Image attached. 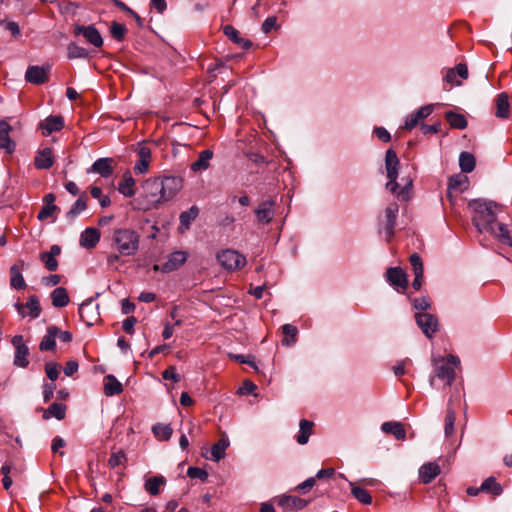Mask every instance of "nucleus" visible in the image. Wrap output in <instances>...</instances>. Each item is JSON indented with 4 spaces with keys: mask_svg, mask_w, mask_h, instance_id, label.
Returning a JSON list of instances; mask_svg holds the SVG:
<instances>
[{
    "mask_svg": "<svg viewBox=\"0 0 512 512\" xmlns=\"http://www.w3.org/2000/svg\"><path fill=\"white\" fill-rule=\"evenodd\" d=\"M472 211V222L480 232H493L492 226L498 220V215L502 212V207L493 201L473 199L468 203Z\"/></svg>",
    "mask_w": 512,
    "mask_h": 512,
    "instance_id": "nucleus-1",
    "label": "nucleus"
},
{
    "mask_svg": "<svg viewBox=\"0 0 512 512\" xmlns=\"http://www.w3.org/2000/svg\"><path fill=\"white\" fill-rule=\"evenodd\" d=\"M400 161L394 150L388 149L385 155V169L389 181L386 183V189L395 194L400 200L408 201L412 195L413 180L409 177L402 178L403 187L399 190L397 182L399 174Z\"/></svg>",
    "mask_w": 512,
    "mask_h": 512,
    "instance_id": "nucleus-2",
    "label": "nucleus"
},
{
    "mask_svg": "<svg viewBox=\"0 0 512 512\" xmlns=\"http://www.w3.org/2000/svg\"><path fill=\"white\" fill-rule=\"evenodd\" d=\"M432 366L434 375L430 377V385H434V379L438 378L445 385L450 386L456 376V368L460 366V360L457 356L448 355L447 357H432Z\"/></svg>",
    "mask_w": 512,
    "mask_h": 512,
    "instance_id": "nucleus-3",
    "label": "nucleus"
},
{
    "mask_svg": "<svg viewBox=\"0 0 512 512\" xmlns=\"http://www.w3.org/2000/svg\"><path fill=\"white\" fill-rule=\"evenodd\" d=\"M112 242L116 250L122 256H133L139 249L140 235L133 229H115Z\"/></svg>",
    "mask_w": 512,
    "mask_h": 512,
    "instance_id": "nucleus-4",
    "label": "nucleus"
},
{
    "mask_svg": "<svg viewBox=\"0 0 512 512\" xmlns=\"http://www.w3.org/2000/svg\"><path fill=\"white\" fill-rule=\"evenodd\" d=\"M217 260L227 270H238L245 266L246 258L238 251L227 249L217 254Z\"/></svg>",
    "mask_w": 512,
    "mask_h": 512,
    "instance_id": "nucleus-5",
    "label": "nucleus"
},
{
    "mask_svg": "<svg viewBox=\"0 0 512 512\" xmlns=\"http://www.w3.org/2000/svg\"><path fill=\"white\" fill-rule=\"evenodd\" d=\"M162 182L161 178L155 177V178H149L147 179L142 187L145 194V197L147 201L150 204H158L163 203L164 199H162Z\"/></svg>",
    "mask_w": 512,
    "mask_h": 512,
    "instance_id": "nucleus-6",
    "label": "nucleus"
},
{
    "mask_svg": "<svg viewBox=\"0 0 512 512\" xmlns=\"http://www.w3.org/2000/svg\"><path fill=\"white\" fill-rule=\"evenodd\" d=\"M73 33L75 36H83L87 43L93 45L96 48H100L103 45V38L94 25L84 26L75 24Z\"/></svg>",
    "mask_w": 512,
    "mask_h": 512,
    "instance_id": "nucleus-7",
    "label": "nucleus"
},
{
    "mask_svg": "<svg viewBox=\"0 0 512 512\" xmlns=\"http://www.w3.org/2000/svg\"><path fill=\"white\" fill-rule=\"evenodd\" d=\"M399 212V206L396 202H391L387 205L384 211V217L381 223L384 225L386 240L390 241L394 236V229L396 226V219Z\"/></svg>",
    "mask_w": 512,
    "mask_h": 512,
    "instance_id": "nucleus-8",
    "label": "nucleus"
},
{
    "mask_svg": "<svg viewBox=\"0 0 512 512\" xmlns=\"http://www.w3.org/2000/svg\"><path fill=\"white\" fill-rule=\"evenodd\" d=\"M385 278L387 282L400 293L405 292L408 286L407 274L400 267H390L387 269Z\"/></svg>",
    "mask_w": 512,
    "mask_h": 512,
    "instance_id": "nucleus-9",
    "label": "nucleus"
},
{
    "mask_svg": "<svg viewBox=\"0 0 512 512\" xmlns=\"http://www.w3.org/2000/svg\"><path fill=\"white\" fill-rule=\"evenodd\" d=\"M415 320L419 328L428 338H432L438 331V319L430 313L418 312L415 314Z\"/></svg>",
    "mask_w": 512,
    "mask_h": 512,
    "instance_id": "nucleus-10",
    "label": "nucleus"
},
{
    "mask_svg": "<svg viewBox=\"0 0 512 512\" xmlns=\"http://www.w3.org/2000/svg\"><path fill=\"white\" fill-rule=\"evenodd\" d=\"M14 308L21 317L29 316L31 319H36L41 314V306L39 298L36 295H32L28 298L26 304L16 302Z\"/></svg>",
    "mask_w": 512,
    "mask_h": 512,
    "instance_id": "nucleus-11",
    "label": "nucleus"
},
{
    "mask_svg": "<svg viewBox=\"0 0 512 512\" xmlns=\"http://www.w3.org/2000/svg\"><path fill=\"white\" fill-rule=\"evenodd\" d=\"M79 316L83 323L92 326L100 320L98 304L93 299L84 301L79 307Z\"/></svg>",
    "mask_w": 512,
    "mask_h": 512,
    "instance_id": "nucleus-12",
    "label": "nucleus"
},
{
    "mask_svg": "<svg viewBox=\"0 0 512 512\" xmlns=\"http://www.w3.org/2000/svg\"><path fill=\"white\" fill-rule=\"evenodd\" d=\"M161 182L164 202L172 199L183 187V179L179 176H166L161 178Z\"/></svg>",
    "mask_w": 512,
    "mask_h": 512,
    "instance_id": "nucleus-13",
    "label": "nucleus"
},
{
    "mask_svg": "<svg viewBox=\"0 0 512 512\" xmlns=\"http://www.w3.org/2000/svg\"><path fill=\"white\" fill-rule=\"evenodd\" d=\"M12 345L15 348L14 365L25 368L29 365V348L24 343L23 336L16 335L12 338Z\"/></svg>",
    "mask_w": 512,
    "mask_h": 512,
    "instance_id": "nucleus-14",
    "label": "nucleus"
},
{
    "mask_svg": "<svg viewBox=\"0 0 512 512\" xmlns=\"http://www.w3.org/2000/svg\"><path fill=\"white\" fill-rule=\"evenodd\" d=\"M50 66H29L25 73V79L36 85L43 84L48 81V73Z\"/></svg>",
    "mask_w": 512,
    "mask_h": 512,
    "instance_id": "nucleus-15",
    "label": "nucleus"
},
{
    "mask_svg": "<svg viewBox=\"0 0 512 512\" xmlns=\"http://www.w3.org/2000/svg\"><path fill=\"white\" fill-rule=\"evenodd\" d=\"M137 155H138V160L135 163L134 172L136 174H145L149 170V166H150V162H151V158H152L151 149L148 146L142 144L137 149Z\"/></svg>",
    "mask_w": 512,
    "mask_h": 512,
    "instance_id": "nucleus-16",
    "label": "nucleus"
},
{
    "mask_svg": "<svg viewBox=\"0 0 512 512\" xmlns=\"http://www.w3.org/2000/svg\"><path fill=\"white\" fill-rule=\"evenodd\" d=\"M185 251H174L168 255L167 261L161 265V272L169 273L179 269L187 260Z\"/></svg>",
    "mask_w": 512,
    "mask_h": 512,
    "instance_id": "nucleus-17",
    "label": "nucleus"
},
{
    "mask_svg": "<svg viewBox=\"0 0 512 512\" xmlns=\"http://www.w3.org/2000/svg\"><path fill=\"white\" fill-rule=\"evenodd\" d=\"M25 266L26 263L23 260H19L10 267V285L12 288L21 290L26 287V282L22 275V270Z\"/></svg>",
    "mask_w": 512,
    "mask_h": 512,
    "instance_id": "nucleus-18",
    "label": "nucleus"
},
{
    "mask_svg": "<svg viewBox=\"0 0 512 512\" xmlns=\"http://www.w3.org/2000/svg\"><path fill=\"white\" fill-rule=\"evenodd\" d=\"M113 162L112 158H99L87 170V173H97L104 178H108L113 174Z\"/></svg>",
    "mask_w": 512,
    "mask_h": 512,
    "instance_id": "nucleus-19",
    "label": "nucleus"
},
{
    "mask_svg": "<svg viewBox=\"0 0 512 512\" xmlns=\"http://www.w3.org/2000/svg\"><path fill=\"white\" fill-rule=\"evenodd\" d=\"M441 472L437 462H428L419 468V479L422 483L428 484L432 482Z\"/></svg>",
    "mask_w": 512,
    "mask_h": 512,
    "instance_id": "nucleus-20",
    "label": "nucleus"
},
{
    "mask_svg": "<svg viewBox=\"0 0 512 512\" xmlns=\"http://www.w3.org/2000/svg\"><path fill=\"white\" fill-rule=\"evenodd\" d=\"M64 126V118L60 115H51L40 123V128L45 136L53 132L59 131Z\"/></svg>",
    "mask_w": 512,
    "mask_h": 512,
    "instance_id": "nucleus-21",
    "label": "nucleus"
},
{
    "mask_svg": "<svg viewBox=\"0 0 512 512\" xmlns=\"http://www.w3.org/2000/svg\"><path fill=\"white\" fill-rule=\"evenodd\" d=\"M492 230L493 232L488 233L495 237L500 243L512 247V233L506 224L497 221L495 225L492 226Z\"/></svg>",
    "mask_w": 512,
    "mask_h": 512,
    "instance_id": "nucleus-22",
    "label": "nucleus"
},
{
    "mask_svg": "<svg viewBox=\"0 0 512 512\" xmlns=\"http://www.w3.org/2000/svg\"><path fill=\"white\" fill-rule=\"evenodd\" d=\"M11 129V126L5 120L0 121V149H3L8 154L15 150V143L9 136Z\"/></svg>",
    "mask_w": 512,
    "mask_h": 512,
    "instance_id": "nucleus-23",
    "label": "nucleus"
},
{
    "mask_svg": "<svg viewBox=\"0 0 512 512\" xmlns=\"http://www.w3.org/2000/svg\"><path fill=\"white\" fill-rule=\"evenodd\" d=\"M274 205L275 202L273 200H265L259 204L255 214L260 223L267 224L271 222L274 215Z\"/></svg>",
    "mask_w": 512,
    "mask_h": 512,
    "instance_id": "nucleus-24",
    "label": "nucleus"
},
{
    "mask_svg": "<svg viewBox=\"0 0 512 512\" xmlns=\"http://www.w3.org/2000/svg\"><path fill=\"white\" fill-rule=\"evenodd\" d=\"M100 231L96 228H86L80 235V245L86 249L94 248L100 241Z\"/></svg>",
    "mask_w": 512,
    "mask_h": 512,
    "instance_id": "nucleus-25",
    "label": "nucleus"
},
{
    "mask_svg": "<svg viewBox=\"0 0 512 512\" xmlns=\"http://www.w3.org/2000/svg\"><path fill=\"white\" fill-rule=\"evenodd\" d=\"M410 264L415 275V278L412 282V286L415 290H419L422 286L424 269L422 260L418 254L414 253L410 256Z\"/></svg>",
    "mask_w": 512,
    "mask_h": 512,
    "instance_id": "nucleus-26",
    "label": "nucleus"
},
{
    "mask_svg": "<svg viewBox=\"0 0 512 512\" xmlns=\"http://www.w3.org/2000/svg\"><path fill=\"white\" fill-rule=\"evenodd\" d=\"M198 214L199 208L195 205L191 206L187 211H183L179 216V232L184 233L186 230H188L191 223L197 218Z\"/></svg>",
    "mask_w": 512,
    "mask_h": 512,
    "instance_id": "nucleus-27",
    "label": "nucleus"
},
{
    "mask_svg": "<svg viewBox=\"0 0 512 512\" xmlns=\"http://www.w3.org/2000/svg\"><path fill=\"white\" fill-rule=\"evenodd\" d=\"M496 111L495 115L498 118L506 119L510 115V104L508 101V95L505 92H502L497 95L495 99Z\"/></svg>",
    "mask_w": 512,
    "mask_h": 512,
    "instance_id": "nucleus-28",
    "label": "nucleus"
},
{
    "mask_svg": "<svg viewBox=\"0 0 512 512\" xmlns=\"http://www.w3.org/2000/svg\"><path fill=\"white\" fill-rule=\"evenodd\" d=\"M213 152L209 149L200 152L198 159L191 164V170L194 172H202L209 168Z\"/></svg>",
    "mask_w": 512,
    "mask_h": 512,
    "instance_id": "nucleus-29",
    "label": "nucleus"
},
{
    "mask_svg": "<svg viewBox=\"0 0 512 512\" xmlns=\"http://www.w3.org/2000/svg\"><path fill=\"white\" fill-rule=\"evenodd\" d=\"M53 162V153L50 148H44L39 151L34 160L37 169H49L53 165Z\"/></svg>",
    "mask_w": 512,
    "mask_h": 512,
    "instance_id": "nucleus-30",
    "label": "nucleus"
},
{
    "mask_svg": "<svg viewBox=\"0 0 512 512\" xmlns=\"http://www.w3.org/2000/svg\"><path fill=\"white\" fill-rule=\"evenodd\" d=\"M122 391L123 386L114 375L109 374L104 377V394L106 396L118 395Z\"/></svg>",
    "mask_w": 512,
    "mask_h": 512,
    "instance_id": "nucleus-31",
    "label": "nucleus"
},
{
    "mask_svg": "<svg viewBox=\"0 0 512 512\" xmlns=\"http://www.w3.org/2000/svg\"><path fill=\"white\" fill-rule=\"evenodd\" d=\"M381 429L387 434H392L397 440H404L406 437V431L400 422H384Z\"/></svg>",
    "mask_w": 512,
    "mask_h": 512,
    "instance_id": "nucleus-32",
    "label": "nucleus"
},
{
    "mask_svg": "<svg viewBox=\"0 0 512 512\" xmlns=\"http://www.w3.org/2000/svg\"><path fill=\"white\" fill-rule=\"evenodd\" d=\"M223 32L231 41L244 49H248L252 45L250 40L242 38L239 31L231 25H226Z\"/></svg>",
    "mask_w": 512,
    "mask_h": 512,
    "instance_id": "nucleus-33",
    "label": "nucleus"
},
{
    "mask_svg": "<svg viewBox=\"0 0 512 512\" xmlns=\"http://www.w3.org/2000/svg\"><path fill=\"white\" fill-rule=\"evenodd\" d=\"M58 327L50 326L47 329L46 335L42 338L39 349L41 351H49L53 350L56 345V336H57Z\"/></svg>",
    "mask_w": 512,
    "mask_h": 512,
    "instance_id": "nucleus-34",
    "label": "nucleus"
},
{
    "mask_svg": "<svg viewBox=\"0 0 512 512\" xmlns=\"http://www.w3.org/2000/svg\"><path fill=\"white\" fill-rule=\"evenodd\" d=\"M229 446L228 438L223 435L218 442L211 447V459L218 462L225 456V451Z\"/></svg>",
    "mask_w": 512,
    "mask_h": 512,
    "instance_id": "nucleus-35",
    "label": "nucleus"
},
{
    "mask_svg": "<svg viewBox=\"0 0 512 512\" xmlns=\"http://www.w3.org/2000/svg\"><path fill=\"white\" fill-rule=\"evenodd\" d=\"M313 426H314V423L309 420H306V419L300 420L299 433L297 435V442L300 445H304L308 442L309 437L312 434Z\"/></svg>",
    "mask_w": 512,
    "mask_h": 512,
    "instance_id": "nucleus-36",
    "label": "nucleus"
},
{
    "mask_svg": "<svg viewBox=\"0 0 512 512\" xmlns=\"http://www.w3.org/2000/svg\"><path fill=\"white\" fill-rule=\"evenodd\" d=\"M135 180L132 178L130 172L124 173L123 181L119 183L118 191L125 197H132L135 195L134 190Z\"/></svg>",
    "mask_w": 512,
    "mask_h": 512,
    "instance_id": "nucleus-37",
    "label": "nucleus"
},
{
    "mask_svg": "<svg viewBox=\"0 0 512 512\" xmlns=\"http://www.w3.org/2000/svg\"><path fill=\"white\" fill-rule=\"evenodd\" d=\"M52 305L54 307H64L69 303L67 290L63 287H57L51 293Z\"/></svg>",
    "mask_w": 512,
    "mask_h": 512,
    "instance_id": "nucleus-38",
    "label": "nucleus"
},
{
    "mask_svg": "<svg viewBox=\"0 0 512 512\" xmlns=\"http://www.w3.org/2000/svg\"><path fill=\"white\" fill-rule=\"evenodd\" d=\"M166 482L163 476H153L145 481V490L152 496L158 495L160 487Z\"/></svg>",
    "mask_w": 512,
    "mask_h": 512,
    "instance_id": "nucleus-39",
    "label": "nucleus"
},
{
    "mask_svg": "<svg viewBox=\"0 0 512 512\" xmlns=\"http://www.w3.org/2000/svg\"><path fill=\"white\" fill-rule=\"evenodd\" d=\"M445 119L452 128L465 129L467 127V120L464 115L456 112H447Z\"/></svg>",
    "mask_w": 512,
    "mask_h": 512,
    "instance_id": "nucleus-40",
    "label": "nucleus"
},
{
    "mask_svg": "<svg viewBox=\"0 0 512 512\" xmlns=\"http://www.w3.org/2000/svg\"><path fill=\"white\" fill-rule=\"evenodd\" d=\"M280 505L285 509H302L307 505V501L297 496H285L281 498Z\"/></svg>",
    "mask_w": 512,
    "mask_h": 512,
    "instance_id": "nucleus-41",
    "label": "nucleus"
},
{
    "mask_svg": "<svg viewBox=\"0 0 512 512\" xmlns=\"http://www.w3.org/2000/svg\"><path fill=\"white\" fill-rule=\"evenodd\" d=\"M87 197L86 195L80 196L76 202L73 204V206L70 208V210L66 213V217L69 220L75 219L81 212L86 210L87 204H86Z\"/></svg>",
    "mask_w": 512,
    "mask_h": 512,
    "instance_id": "nucleus-42",
    "label": "nucleus"
},
{
    "mask_svg": "<svg viewBox=\"0 0 512 512\" xmlns=\"http://www.w3.org/2000/svg\"><path fill=\"white\" fill-rule=\"evenodd\" d=\"M459 166L464 173H470L475 168V158L469 152H462L459 156Z\"/></svg>",
    "mask_w": 512,
    "mask_h": 512,
    "instance_id": "nucleus-43",
    "label": "nucleus"
},
{
    "mask_svg": "<svg viewBox=\"0 0 512 512\" xmlns=\"http://www.w3.org/2000/svg\"><path fill=\"white\" fill-rule=\"evenodd\" d=\"M351 486L352 495L362 504L368 505L372 503V497L366 489L356 486L353 482L349 483Z\"/></svg>",
    "mask_w": 512,
    "mask_h": 512,
    "instance_id": "nucleus-44",
    "label": "nucleus"
},
{
    "mask_svg": "<svg viewBox=\"0 0 512 512\" xmlns=\"http://www.w3.org/2000/svg\"><path fill=\"white\" fill-rule=\"evenodd\" d=\"M282 332L284 334V338L282 340V344L286 346H291L296 343V337L298 330L294 325L285 324L282 326Z\"/></svg>",
    "mask_w": 512,
    "mask_h": 512,
    "instance_id": "nucleus-45",
    "label": "nucleus"
},
{
    "mask_svg": "<svg viewBox=\"0 0 512 512\" xmlns=\"http://www.w3.org/2000/svg\"><path fill=\"white\" fill-rule=\"evenodd\" d=\"M482 492L491 493L494 496H498L502 493L501 486L496 482L494 477L487 478L480 486Z\"/></svg>",
    "mask_w": 512,
    "mask_h": 512,
    "instance_id": "nucleus-46",
    "label": "nucleus"
},
{
    "mask_svg": "<svg viewBox=\"0 0 512 512\" xmlns=\"http://www.w3.org/2000/svg\"><path fill=\"white\" fill-rule=\"evenodd\" d=\"M67 56L69 59L88 58L89 52L84 47L71 42L67 46Z\"/></svg>",
    "mask_w": 512,
    "mask_h": 512,
    "instance_id": "nucleus-47",
    "label": "nucleus"
},
{
    "mask_svg": "<svg viewBox=\"0 0 512 512\" xmlns=\"http://www.w3.org/2000/svg\"><path fill=\"white\" fill-rule=\"evenodd\" d=\"M66 407L61 403H52L44 413V417H55L62 420L65 417Z\"/></svg>",
    "mask_w": 512,
    "mask_h": 512,
    "instance_id": "nucleus-48",
    "label": "nucleus"
},
{
    "mask_svg": "<svg viewBox=\"0 0 512 512\" xmlns=\"http://www.w3.org/2000/svg\"><path fill=\"white\" fill-rule=\"evenodd\" d=\"M455 419V411L450 406H448L444 425V432L447 437L454 433Z\"/></svg>",
    "mask_w": 512,
    "mask_h": 512,
    "instance_id": "nucleus-49",
    "label": "nucleus"
},
{
    "mask_svg": "<svg viewBox=\"0 0 512 512\" xmlns=\"http://www.w3.org/2000/svg\"><path fill=\"white\" fill-rule=\"evenodd\" d=\"M468 178L464 175L452 176L449 179V189L462 191L467 188Z\"/></svg>",
    "mask_w": 512,
    "mask_h": 512,
    "instance_id": "nucleus-50",
    "label": "nucleus"
},
{
    "mask_svg": "<svg viewBox=\"0 0 512 512\" xmlns=\"http://www.w3.org/2000/svg\"><path fill=\"white\" fill-rule=\"evenodd\" d=\"M152 430L155 436L161 440H168L173 433L172 428L169 425L164 424L154 425Z\"/></svg>",
    "mask_w": 512,
    "mask_h": 512,
    "instance_id": "nucleus-51",
    "label": "nucleus"
},
{
    "mask_svg": "<svg viewBox=\"0 0 512 512\" xmlns=\"http://www.w3.org/2000/svg\"><path fill=\"white\" fill-rule=\"evenodd\" d=\"M40 260L44 263L45 267L53 272L56 271L58 268V261L53 255H50L47 252H42L40 254Z\"/></svg>",
    "mask_w": 512,
    "mask_h": 512,
    "instance_id": "nucleus-52",
    "label": "nucleus"
},
{
    "mask_svg": "<svg viewBox=\"0 0 512 512\" xmlns=\"http://www.w3.org/2000/svg\"><path fill=\"white\" fill-rule=\"evenodd\" d=\"M126 461H127L126 454L123 451H118V452H114L111 454V456L108 460V465L111 468H116L120 465H124Z\"/></svg>",
    "mask_w": 512,
    "mask_h": 512,
    "instance_id": "nucleus-53",
    "label": "nucleus"
},
{
    "mask_svg": "<svg viewBox=\"0 0 512 512\" xmlns=\"http://www.w3.org/2000/svg\"><path fill=\"white\" fill-rule=\"evenodd\" d=\"M111 35L114 39L122 41L126 34V27L118 22H113L110 28Z\"/></svg>",
    "mask_w": 512,
    "mask_h": 512,
    "instance_id": "nucleus-54",
    "label": "nucleus"
},
{
    "mask_svg": "<svg viewBox=\"0 0 512 512\" xmlns=\"http://www.w3.org/2000/svg\"><path fill=\"white\" fill-rule=\"evenodd\" d=\"M45 372L47 377L53 382L59 376V365L55 362H48L45 365Z\"/></svg>",
    "mask_w": 512,
    "mask_h": 512,
    "instance_id": "nucleus-55",
    "label": "nucleus"
},
{
    "mask_svg": "<svg viewBox=\"0 0 512 512\" xmlns=\"http://www.w3.org/2000/svg\"><path fill=\"white\" fill-rule=\"evenodd\" d=\"M58 210V207L56 205H45L41 208V210L38 213L37 218L40 221L46 220L54 214V212Z\"/></svg>",
    "mask_w": 512,
    "mask_h": 512,
    "instance_id": "nucleus-56",
    "label": "nucleus"
},
{
    "mask_svg": "<svg viewBox=\"0 0 512 512\" xmlns=\"http://www.w3.org/2000/svg\"><path fill=\"white\" fill-rule=\"evenodd\" d=\"M187 475L190 478H198L203 481L206 480L208 477V473L205 470L198 467H189L187 470Z\"/></svg>",
    "mask_w": 512,
    "mask_h": 512,
    "instance_id": "nucleus-57",
    "label": "nucleus"
},
{
    "mask_svg": "<svg viewBox=\"0 0 512 512\" xmlns=\"http://www.w3.org/2000/svg\"><path fill=\"white\" fill-rule=\"evenodd\" d=\"M412 303L414 308L419 311H426L430 308V301L426 297L414 298Z\"/></svg>",
    "mask_w": 512,
    "mask_h": 512,
    "instance_id": "nucleus-58",
    "label": "nucleus"
},
{
    "mask_svg": "<svg viewBox=\"0 0 512 512\" xmlns=\"http://www.w3.org/2000/svg\"><path fill=\"white\" fill-rule=\"evenodd\" d=\"M162 377L165 380H172L174 382L180 381V376L176 372V368L174 366H170L166 370H164L162 373Z\"/></svg>",
    "mask_w": 512,
    "mask_h": 512,
    "instance_id": "nucleus-59",
    "label": "nucleus"
},
{
    "mask_svg": "<svg viewBox=\"0 0 512 512\" xmlns=\"http://www.w3.org/2000/svg\"><path fill=\"white\" fill-rule=\"evenodd\" d=\"M277 28V19L274 16L268 17L262 24V31L267 34Z\"/></svg>",
    "mask_w": 512,
    "mask_h": 512,
    "instance_id": "nucleus-60",
    "label": "nucleus"
},
{
    "mask_svg": "<svg viewBox=\"0 0 512 512\" xmlns=\"http://www.w3.org/2000/svg\"><path fill=\"white\" fill-rule=\"evenodd\" d=\"M433 112V105H425L418 109L414 114L417 116L419 120H423L427 118Z\"/></svg>",
    "mask_w": 512,
    "mask_h": 512,
    "instance_id": "nucleus-61",
    "label": "nucleus"
},
{
    "mask_svg": "<svg viewBox=\"0 0 512 512\" xmlns=\"http://www.w3.org/2000/svg\"><path fill=\"white\" fill-rule=\"evenodd\" d=\"M5 29L9 31L14 38H18L21 35L20 27L14 21L6 22Z\"/></svg>",
    "mask_w": 512,
    "mask_h": 512,
    "instance_id": "nucleus-62",
    "label": "nucleus"
},
{
    "mask_svg": "<svg viewBox=\"0 0 512 512\" xmlns=\"http://www.w3.org/2000/svg\"><path fill=\"white\" fill-rule=\"evenodd\" d=\"M54 390H55V384H53V383L44 384V386H43L44 402H48L52 399V397L54 395Z\"/></svg>",
    "mask_w": 512,
    "mask_h": 512,
    "instance_id": "nucleus-63",
    "label": "nucleus"
},
{
    "mask_svg": "<svg viewBox=\"0 0 512 512\" xmlns=\"http://www.w3.org/2000/svg\"><path fill=\"white\" fill-rule=\"evenodd\" d=\"M79 365L76 361L70 360L66 363L64 367V374L66 376H72L74 373L78 371Z\"/></svg>",
    "mask_w": 512,
    "mask_h": 512,
    "instance_id": "nucleus-64",
    "label": "nucleus"
}]
</instances>
